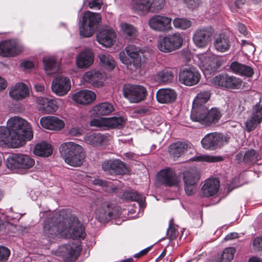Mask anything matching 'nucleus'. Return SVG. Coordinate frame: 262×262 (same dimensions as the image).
<instances>
[{
  "label": "nucleus",
  "mask_w": 262,
  "mask_h": 262,
  "mask_svg": "<svg viewBox=\"0 0 262 262\" xmlns=\"http://www.w3.org/2000/svg\"><path fill=\"white\" fill-rule=\"evenodd\" d=\"M33 137L30 125L25 120L17 116L9 119L7 127H0V146L7 145L17 148L25 144Z\"/></svg>",
  "instance_id": "1"
},
{
  "label": "nucleus",
  "mask_w": 262,
  "mask_h": 262,
  "mask_svg": "<svg viewBox=\"0 0 262 262\" xmlns=\"http://www.w3.org/2000/svg\"><path fill=\"white\" fill-rule=\"evenodd\" d=\"M60 151L65 162L73 167L82 165L85 157L82 147L73 142L62 144L60 147Z\"/></svg>",
  "instance_id": "2"
},
{
  "label": "nucleus",
  "mask_w": 262,
  "mask_h": 262,
  "mask_svg": "<svg viewBox=\"0 0 262 262\" xmlns=\"http://www.w3.org/2000/svg\"><path fill=\"white\" fill-rule=\"evenodd\" d=\"M221 116V112L217 108H212L209 111L206 106L192 105L190 118L193 121L209 126L217 122Z\"/></svg>",
  "instance_id": "3"
},
{
  "label": "nucleus",
  "mask_w": 262,
  "mask_h": 262,
  "mask_svg": "<svg viewBox=\"0 0 262 262\" xmlns=\"http://www.w3.org/2000/svg\"><path fill=\"white\" fill-rule=\"evenodd\" d=\"M60 231L63 235L73 239H84L85 236L84 227L73 215L66 213L64 219L60 224Z\"/></svg>",
  "instance_id": "4"
},
{
  "label": "nucleus",
  "mask_w": 262,
  "mask_h": 262,
  "mask_svg": "<svg viewBox=\"0 0 262 262\" xmlns=\"http://www.w3.org/2000/svg\"><path fill=\"white\" fill-rule=\"evenodd\" d=\"M101 20L98 13L89 11L83 13L79 22V32L81 36L89 37L94 33Z\"/></svg>",
  "instance_id": "5"
},
{
  "label": "nucleus",
  "mask_w": 262,
  "mask_h": 262,
  "mask_svg": "<svg viewBox=\"0 0 262 262\" xmlns=\"http://www.w3.org/2000/svg\"><path fill=\"white\" fill-rule=\"evenodd\" d=\"M183 42L182 35L179 33H174L160 36L158 40L157 47L161 52L168 53L180 49Z\"/></svg>",
  "instance_id": "6"
},
{
  "label": "nucleus",
  "mask_w": 262,
  "mask_h": 262,
  "mask_svg": "<svg viewBox=\"0 0 262 262\" xmlns=\"http://www.w3.org/2000/svg\"><path fill=\"white\" fill-rule=\"evenodd\" d=\"M119 58L121 62L126 66L127 69L133 70V65L135 69H138L141 67V57L140 49L134 45H128L119 53Z\"/></svg>",
  "instance_id": "7"
},
{
  "label": "nucleus",
  "mask_w": 262,
  "mask_h": 262,
  "mask_svg": "<svg viewBox=\"0 0 262 262\" xmlns=\"http://www.w3.org/2000/svg\"><path fill=\"white\" fill-rule=\"evenodd\" d=\"M35 164L34 160L29 155L21 154H13L6 160V165L11 170H27Z\"/></svg>",
  "instance_id": "8"
},
{
  "label": "nucleus",
  "mask_w": 262,
  "mask_h": 262,
  "mask_svg": "<svg viewBox=\"0 0 262 262\" xmlns=\"http://www.w3.org/2000/svg\"><path fill=\"white\" fill-rule=\"evenodd\" d=\"M66 212L64 210L60 211L56 213L52 217L50 222H46L43 226V235L49 238L51 241L58 234L61 233L63 235V233L60 231V224L64 219Z\"/></svg>",
  "instance_id": "9"
},
{
  "label": "nucleus",
  "mask_w": 262,
  "mask_h": 262,
  "mask_svg": "<svg viewBox=\"0 0 262 262\" xmlns=\"http://www.w3.org/2000/svg\"><path fill=\"white\" fill-rule=\"evenodd\" d=\"M123 96L130 103H138L144 100L147 95L146 89L141 85L125 84L122 88Z\"/></svg>",
  "instance_id": "10"
},
{
  "label": "nucleus",
  "mask_w": 262,
  "mask_h": 262,
  "mask_svg": "<svg viewBox=\"0 0 262 262\" xmlns=\"http://www.w3.org/2000/svg\"><path fill=\"white\" fill-rule=\"evenodd\" d=\"M213 33L214 30L210 26L198 28L193 34V42L196 47L205 48L211 41Z\"/></svg>",
  "instance_id": "11"
},
{
  "label": "nucleus",
  "mask_w": 262,
  "mask_h": 262,
  "mask_svg": "<svg viewBox=\"0 0 262 262\" xmlns=\"http://www.w3.org/2000/svg\"><path fill=\"white\" fill-rule=\"evenodd\" d=\"M165 0H132V9L139 13L147 12L152 7L155 10L162 9Z\"/></svg>",
  "instance_id": "12"
},
{
  "label": "nucleus",
  "mask_w": 262,
  "mask_h": 262,
  "mask_svg": "<svg viewBox=\"0 0 262 262\" xmlns=\"http://www.w3.org/2000/svg\"><path fill=\"white\" fill-rule=\"evenodd\" d=\"M200 179V173L195 169H189L183 172V180L184 188L188 195H193L196 190L197 184Z\"/></svg>",
  "instance_id": "13"
},
{
  "label": "nucleus",
  "mask_w": 262,
  "mask_h": 262,
  "mask_svg": "<svg viewBox=\"0 0 262 262\" xmlns=\"http://www.w3.org/2000/svg\"><path fill=\"white\" fill-rule=\"evenodd\" d=\"M171 18L164 15H154L148 20V25L153 30L166 32L171 29Z\"/></svg>",
  "instance_id": "14"
},
{
  "label": "nucleus",
  "mask_w": 262,
  "mask_h": 262,
  "mask_svg": "<svg viewBox=\"0 0 262 262\" xmlns=\"http://www.w3.org/2000/svg\"><path fill=\"white\" fill-rule=\"evenodd\" d=\"M102 168L110 175H123L128 171L125 163L120 160L105 161L102 164Z\"/></svg>",
  "instance_id": "15"
},
{
  "label": "nucleus",
  "mask_w": 262,
  "mask_h": 262,
  "mask_svg": "<svg viewBox=\"0 0 262 262\" xmlns=\"http://www.w3.org/2000/svg\"><path fill=\"white\" fill-rule=\"evenodd\" d=\"M179 78L181 83L187 86H192L199 82L201 75L194 67H189L181 70Z\"/></svg>",
  "instance_id": "16"
},
{
  "label": "nucleus",
  "mask_w": 262,
  "mask_h": 262,
  "mask_svg": "<svg viewBox=\"0 0 262 262\" xmlns=\"http://www.w3.org/2000/svg\"><path fill=\"white\" fill-rule=\"evenodd\" d=\"M22 49L21 45L15 39L0 42V55L3 57L14 56L18 54Z\"/></svg>",
  "instance_id": "17"
},
{
  "label": "nucleus",
  "mask_w": 262,
  "mask_h": 262,
  "mask_svg": "<svg viewBox=\"0 0 262 262\" xmlns=\"http://www.w3.org/2000/svg\"><path fill=\"white\" fill-rule=\"evenodd\" d=\"M262 121V105L257 103L251 110L250 116L246 122V130L250 132L254 130Z\"/></svg>",
  "instance_id": "18"
},
{
  "label": "nucleus",
  "mask_w": 262,
  "mask_h": 262,
  "mask_svg": "<svg viewBox=\"0 0 262 262\" xmlns=\"http://www.w3.org/2000/svg\"><path fill=\"white\" fill-rule=\"evenodd\" d=\"M212 82L220 87L234 89L239 88L242 81L239 78L225 75L215 76Z\"/></svg>",
  "instance_id": "19"
},
{
  "label": "nucleus",
  "mask_w": 262,
  "mask_h": 262,
  "mask_svg": "<svg viewBox=\"0 0 262 262\" xmlns=\"http://www.w3.org/2000/svg\"><path fill=\"white\" fill-rule=\"evenodd\" d=\"M81 248L78 244L64 245L60 247L61 255L65 262H73L79 256Z\"/></svg>",
  "instance_id": "20"
},
{
  "label": "nucleus",
  "mask_w": 262,
  "mask_h": 262,
  "mask_svg": "<svg viewBox=\"0 0 262 262\" xmlns=\"http://www.w3.org/2000/svg\"><path fill=\"white\" fill-rule=\"evenodd\" d=\"M223 136L216 133H210L206 135L201 141L202 145L205 149L214 150L223 145Z\"/></svg>",
  "instance_id": "21"
},
{
  "label": "nucleus",
  "mask_w": 262,
  "mask_h": 262,
  "mask_svg": "<svg viewBox=\"0 0 262 262\" xmlns=\"http://www.w3.org/2000/svg\"><path fill=\"white\" fill-rule=\"evenodd\" d=\"M70 88L71 82L69 78L59 76L53 80L52 90L58 96H62L66 95Z\"/></svg>",
  "instance_id": "22"
},
{
  "label": "nucleus",
  "mask_w": 262,
  "mask_h": 262,
  "mask_svg": "<svg viewBox=\"0 0 262 262\" xmlns=\"http://www.w3.org/2000/svg\"><path fill=\"white\" fill-rule=\"evenodd\" d=\"M83 80L95 87L103 86L105 74L99 71L93 70L85 72L82 76Z\"/></svg>",
  "instance_id": "23"
},
{
  "label": "nucleus",
  "mask_w": 262,
  "mask_h": 262,
  "mask_svg": "<svg viewBox=\"0 0 262 262\" xmlns=\"http://www.w3.org/2000/svg\"><path fill=\"white\" fill-rule=\"evenodd\" d=\"M97 201L98 207L96 210V217L100 223L108 222L112 217L113 213L108 202Z\"/></svg>",
  "instance_id": "24"
},
{
  "label": "nucleus",
  "mask_w": 262,
  "mask_h": 262,
  "mask_svg": "<svg viewBox=\"0 0 262 262\" xmlns=\"http://www.w3.org/2000/svg\"><path fill=\"white\" fill-rule=\"evenodd\" d=\"M116 38L115 32L110 28L102 29L97 35L98 42L105 47L112 46L116 41Z\"/></svg>",
  "instance_id": "25"
},
{
  "label": "nucleus",
  "mask_w": 262,
  "mask_h": 262,
  "mask_svg": "<svg viewBox=\"0 0 262 262\" xmlns=\"http://www.w3.org/2000/svg\"><path fill=\"white\" fill-rule=\"evenodd\" d=\"M29 91L27 85L23 82H18L14 85L9 91L11 98L15 100L23 99L28 96Z\"/></svg>",
  "instance_id": "26"
},
{
  "label": "nucleus",
  "mask_w": 262,
  "mask_h": 262,
  "mask_svg": "<svg viewBox=\"0 0 262 262\" xmlns=\"http://www.w3.org/2000/svg\"><path fill=\"white\" fill-rule=\"evenodd\" d=\"M37 102L39 105V109L43 114H52L58 109L56 101L52 99L39 97Z\"/></svg>",
  "instance_id": "27"
},
{
  "label": "nucleus",
  "mask_w": 262,
  "mask_h": 262,
  "mask_svg": "<svg viewBox=\"0 0 262 262\" xmlns=\"http://www.w3.org/2000/svg\"><path fill=\"white\" fill-rule=\"evenodd\" d=\"M95 99L96 95L95 93L87 90L80 91L74 94L72 97L74 101L83 105L90 104Z\"/></svg>",
  "instance_id": "28"
},
{
  "label": "nucleus",
  "mask_w": 262,
  "mask_h": 262,
  "mask_svg": "<svg viewBox=\"0 0 262 262\" xmlns=\"http://www.w3.org/2000/svg\"><path fill=\"white\" fill-rule=\"evenodd\" d=\"M40 123L43 128L50 130H60L64 126L62 120L53 116L42 117Z\"/></svg>",
  "instance_id": "29"
},
{
  "label": "nucleus",
  "mask_w": 262,
  "mask_h": 262,
  "mask_svg": "<svg viewBox=\"0 0 262 262\" xmlns=\"http://www.w3.org/2000/svg\"><path fill=\"white\" fill-rule=\"evenodd\" d=\"M220 187L219 181L214 179H208L202 186L201 192L205 197H209L215 195L219 190Z\"/></svg>",
  "instance_id": "30"
},
{
  "label": "nucleus",
  "mask_w": 262,
  "mask_h": 262,
  "mask_svg": "<svg viewBox=\"0 0 262 262\" xmlns=\"http://www.w3.org/2000/svg\"><path fill=\"white\" fill-rule=\"evenodd\" d=\"M159 176L162 183L166 186H176L179 182V178L176 172L170 169L161 170Z\"/></svg>",
  "instance_id": "31"
},
{
  "label": "nucleus",
  "mask_w": 262,
  "mask_h": 262,
  "mask_svg": "<svg viewBox=\"0 0 262 262\" xmlns=\"http://www.w3.org/2000/svg\"><path fill=\"white\" fill-rule=\"evenodd\" d=\"M191 147V144L186 141H178L172 143L169 146V152L174 158L181 157Z\"/></svg>",
  "instance_id": "32"
},
{
  "label": "nucleus",
  "mask_w": 262,
  "mask_h": 262,
  "mask_svg": "<svg viewBox=\"0 0 262 262\" xmlns=\"http://www.w3.org/2000/svg\"><path fill=\"white\" fill-rule=\"evenodd\" d=\"M94 61L93 53L90 50H85L80 53L76 58V64L78 68L89 67Z\"/></svg>",
  "instance_id": "33"
},
{
  "label": "nucleus",
  "mask_w": 262,
  "mask_h": 262,
  "mask_svg": "<svg viewBox=\"0 0 262 262\" xmlns=\"http://www.w3.org/2000/svg\"><path fill=\"white\" fill-rule=\"evenodd\" d=\"M157 101L161 103H168L173 102L177 98L176 92L170 89L159 90L156 94Z\"/></svg>",
  "instance_id": "34"
},
{
  "label": "nucleus",
  "mask_w": 262,
  "mask_h": 262,
  "mask_svg": "<svg viewBox=\"0 0 262 262\" xmlns=\"http://www.w3.org/2000/svg\"><path fill=\"white\" fill-rule=\"evenodd\" d=\"M213 44L215 49L217 51L224 53L230 49L231 42L227 35L224 34H220L214 39Z\"/></svg>",
  "instance_id": "35"
},
{
  "label": "nucleus",
  "mask_w": 262,
  "mask_h": 262,
  "mask_svg": "<svg viewBox=\"0 0 262 262\" xmlns=\"http://www.w3.org/2000/svg\"><path fill=\"white\" fill-rule=\"evenodd\" d=\"M44 69L48 75L57 73L60 66L59 61L54 56H46L42 59Z\"/></svg>",
  "instance_id": "36"
},
{
  "label": "nucleus",
  "mask_w": 262,
  "mask_h": 262,
  "mask_svg": "<svg viewBox=\"0 0 262 262\" xmlns=\"http://www.w3.org/2000/svg\"><path fill=\"white\" fill-rule=\"evenodd\" d=\"M230 69L236 74L251 77L254 74L253 69L250 66L234 61L230 65Z\"/></svg>",
  "instance_id": "37"
},
{
  "label": "nucleus",
  "mask_w": 262,
  "mask_h": 262,
  "mask_svg": "<svg viewBox=\"0 0 262 262\" xmlns=\"http://www.w3.org/2000/svg\"><path fill=\"white\" fill-rule=\"evenodd\" d=\"M33 153L37 156L48 157L52 154L53 148L49 143L42 142L35 145L33 149Z\"/></svg>",
  "instance_id": "38"
},
{
  "label": "nucleus",
  "mask_w": 262,
  "mask_h": 262,
  "mask_svg": "<svg viewBox=\"0 0 262 262\" xmlns=\"http://www.w3.org/2000/svg\"><path fill=\"white\" fill-rule=\"evenodd\" d=\"M120 27L121 32L125 39L128 40H133L137 37L138 32L137 29L132 25L121 23Z\"/></svg>",
  "instance_id": "39"
},
{
  "label": "nucleus",
  "mask_w": 262,
  "mask_h": 262,
  "mask_svg": "<svg viewBox=\"0 0 262 262\" xmlns=\"http://www.w3.org/2000/svg\"><path fill=\"white\" fill-rule=\"evenodd\" d=\"M155 81L159 83H168L172 81L173 74L172 70L165 68L160 71L154 76Z\"/></svg>",
  "instance_id": "40"
},
{
  "label": "nucleus",
  "mask_w": 262,
  "mask_h": 262,
  "mask_svg": "<svg viewBox=\"0 0 262 262\" xmlns=\"http://www.w3.org/2000/svg\"><path fill=\"white\" fill-rule=\"evenodd\" d=\"M122 198L126 201L137 202L142 209L145 207L144 197L136 191H125L123 193Z\"/></svg>",
  "instance_id": "41"
},
{
  "label": "nucleus",
  "mask_w": 262,
  "mask_h": 262,
  "mask_svg": "<svg viewBox=\"0 0 262 262\" xmlns=\"http://www.w3.org/2000/svg\"><path fill=\"white\" fill-rule=\"evenodd\" d=\"M202 66L207 70H213L216 68V59L214 56L209 53L202 55L199 57Z\"/></svg>",
  "instance_id": "42"
},
{
  "label": "nucleus",
  "mask_w": 262,
  "mask_h": 262,
  "mask_svg": "<svg viewBox=\"0 0 262 262\" xmlns=\"http://www.w3.org/2000/svg\"><path fill=\"white\" fill-rule=\"evenodd\" d=\"M114 110V107L111 103L103 102L98 104L93 107V111L97 116L108 115Z\"/></svg>",
  "instance_id": "43"
},
{
  "label": "nucleus",
  "mask_w": 262,
  "mask_h": 262,
  "mask_svg": "<svg viewBox=\"0 0 262 262\" xmlns=\"http://www.w3.org/2000/svg\"><path fill=\"white\" fill-rule=\"evenodd\" d=\"M104 139V136L99 133L86 135L84 137L85 142L93 146L100 145L103 142Z\"/></svg>",
  "instance_id": "44"
},
{
  "label": "nucleus",
  "mask_w": 262,
  "mask_h": 262,
  "mask_svg": "<svg viewBox=\"0 0 262 262\" xmlns=\"http://www.w3.org/2000/svg\"><path fill=\"white\" fill-rule=\"evenodd\" d=\"M210 97V93L209 91H204L198 93L195 97L192 105L198 106H206L205 104Z\"/></svg>",
  "instance_id": "45"
},
{
  "label": "nucleus",
  "mask_w": 262,
  "mask_h": 262,
  "mask_svg": "<svg viewBox=\"0 0 262 262\" xmlns=\"http://www.w3.org/2000/svg\"><path fill=\"white\" fill-rule=\"evenodd\" d=\"M100 62L102 66L107 70H113L115 66V61L114 58L108 54H100L98 56Z\"/></svg>",
  "instance_id": "46"
},
{
  "label": "nucleus",
  "mask_w": 262,
  "mask_h": 262,
  "mask_svg": "<svg viewBox=\"0 0 262 262\" xmlns=\"http://www.w3.org/2000/svg\"><path fill=\"white\" fill-rule=\"evenodd\" d=\"M259 159L260 157L258 152L253 149L247 150L244 153L243 161L245 163L253 164Z\"/></svg>",
  "instance_id": "47"
},
{
  "label": "nucleus",
  "mask_w": 262,
  "mask_h": 262,
  "mask_svg": "<svg viewBox=\"0 0 262 262\" xmlns=\"http://www.w3.org/2000/svg\"><path fill=\"white\" fill-rule=\"evenodd\" d=\"M223 158L220 156H213L208 155H198L191 159L192 161L206 162H216L222 161Z\"/></svg>",
  "instance_id": "48"
},
{
  "label": "nucleus",
  "mask_w": 262,
  "mask_h": 262,
  "mask_svg": "<svg viewBox=\"0 0 262 262\" xmlns=\"http://www.w3.org/2000/svg\"><path fill=\"white\" fill-rule=\"evenodd\" d=\"M228 110L232 114H239L244 110V107L241 106V101L235 98L228 103Z\"/></svg>",
  "instance_id": "49"
},
{
  "label": "nucleus",
  "mask_w": 262,
  "mask_h": 262,
  "mask_svg": "<svg viewBox=\"0 0 262 262\" xmlns=\"http://www.w3.org/2000/svg\"><path fill=\"white\" fill-rule=\"evenodd\" d=\"M173 24L177 29L186 30L191 26V22L186 18H176L173 20Z\"/></svg>",
  "instance_id": "50"
},
{
  "label": "nucleus",
  "mask_w": 262,
  "mask_h": 262,
  "mask_svg": "<svg viewBox=\"0 0 262 262\" xmlns=\"http://www.w3.org/2000/svg\"><path fill=\"white\" fill-rule=\"evenodd\" d=\"M108 128H121L124 123L125 120L122 117H112L107 118Z\"/></svg>",
  "instance_id": "51"
},
{
  "label": "nucleus",
  "mask_w": 262,
  "mask_h": 262,
  "mask_svg": "<svg viewBox=\"0 0 262 262\" xmlns=\"http://www.w3.org/2000/svg\"><path fill=\"white\" fill-rule=\"evenodd\" d=\"M235 250L233 247L226 248L221 256V262H230L233 259Z\"/></svg>",
  "instance_id": "52"
},
{
  "label": "nucleus",
  "mask_w": 262,
  "mask_h": 262,
  "mask_svg": "<svg viewBox=\"0 0 262 262\" xmlns=\"http://www.w3.org/2000/svg\"><path fill=\"white\" fill-rule=\"evenodd\" d=\"M92 183L95 185H98L105 188L106 191H110L112 189V191H114L116 188H112V183L110 181H106L99 179H94L92 181Z\"/></svg>",
  "instance_id": "53"
},
{
  "label": "nucleus",
  "mask_w": 262,
  "mask_h": 262,
  "mask_svg": "<svg viewBox=\"0 0 262 262\" xmlns=\"http://www.w3.org/2000/svg\"><path fill=\"white\" fill-rule=\"evenodd\" d=\"M107 118H100L98 119H93L90 123L92 126L98 127H107L108 128Z\"/></svg>",
  "instance_id": "54"
},
{
  "label": "nucleus",
  "mask_w": 262,
  "mask_h": 262,
  "mask_svg": "<svg viewBox=\"0 0 262 262\" xmlns=\"http://www.w3.org/2000/svg\"><path fill=\"white\" fill-rule=\"evenodd\" d=\"M173 220L171 219L169 222V227L167 232H169V239L170 241L175 239L178 235L179 232L178 230L174 227Z\"/></svg>",
  "instance_id": "55"
},
{
  "label": "nucleus",
  "mask_w": 262,
  "mask_h": 262,
  "mask_svg": "<svg viewBox=\"0 0 262 262\" xmlns=\"http://www.w3.org/2000/svg\"><path fill=\"white\" fill-rule=\"evenodd\" d=\"M10 254V251L8 248L0 246V262H6Z\"/></svg>",
  "instance_id": "56"
},
{
  "label": "nucleus",
  "mask_w": 262,
  "mask_h": 262,
  "mask_svg": "<svg viewBox=\"0 0 262 262\" xmlns=\"http://www.w3.org/2000/svg\"><path fill=\"white\" fill-rule=\"evenodd\" d=\"M253 246L255 250L262 252V236L256 237L253 240Z\"/></svg>",
  "instance_id": "57"
},
{
  "label": "nucleus",
  "mask_w": 262,
  "mask_h": 262,
  "mask_svg": "<svg viewBox=\"0 0 262 262\" xmlns=\"http://www.w3.org/2000/svg\"><path fill=\"white\" fill-rule=\"evenodd\" d=\"M184 1L188 7L193 9L199 6L200 0H184Z\"/></svg>",
  "instance_id": "58"
},
{
  "label": "nucleus",
  "mask_w": 262,
  "mask_h": 262,
  "mask_svg": "<svg viewBox=\"0 0 262 262\" xmlns=\"http://www.w3.org/2000/svg\"><path fill=\"white\" fill-rule=\"evenodd\" d=\"M82 130L78 127H72L68 132V134L72 136H79L82 134Z\"/></svg>",
  "instance_id": "59"
},
{
  "label": "nucleus",
  "mask_w": 262,
  "mask_h": 262,
  "mask_svg": "<svg viewBox=\"0 0 262 262\" xmlns=\"http://www.w3.org/2000/svg\"><path fill=\"white\" fill-rule=\"evenodd\" d=\"M102 4L101 0H92L89 3V6L90 8H97L100 9Z\"/></svg>",
  "instance_id": "60"
},
{
  "label": "nucleus",
  "mask_w": 262,
  "mask_h": 262,
  "mask_svg": "<svg viewBox=\"0 0 262 262\" xmlns=\"http://www.w3.org/2000/svg\"><path fill=\"white\" fill-rule=\"evenodd\" d=\"M237 27L239 33H241L242 34L245 36H247L248 35L247 28L244 24L238 23L237 24Z\"/></svg>",
  "instance_id": "61"
},
{
  "label": "nucleus",
  "mask_w": 262,
  "mask_h": 262,
  "mask_svg": "<svg viewBox=\"0 0 262 262\" xmlns=\"http://www.w3.org/2000/svg\"><path fill=\"white\" fill-rule=\"evenodd\" d=\"M20 66L25 69H30L34 67V64L31 61L26 60L22 62Z\"/></svg>",
  "instance_id": "62"
},
{
  "label": "nucleus",
  "mask_w": 262,
  "mask_h": 262,
  "mask_svg": "<svg viewBox=\"0 0 262 262\" xmlns=\"http://www.w3.org/2000/svg\"><path fill=\"white\" fill-rule=\"evenodd\" d=\"M150 247H147V248L141 250L139 253L135 254L134 256V257L137 258L141 257V256L147 254V252L150 250Z\"/></svg>",
  "instance_id": "63"
},
{
  "label": "nucleus",
  "mask_w": 262,
  "mask_h": 262,
  "mask_svg": "<svg viewBox=\"0 0 262 262\" xmlns=\"http://www.w3.org/2000/svg\"><path fill=\"white\" fill-rule=\"evenodd\" d=\"M244 152L243 151H240L238 154H236L235 156V160L236 162L239 163L241 161H243V158L244 157Z\"/></svg>",
  "instance_id": "64"
}]
</instances>
